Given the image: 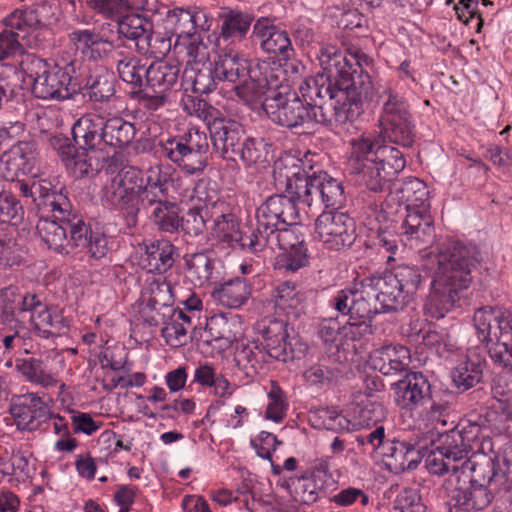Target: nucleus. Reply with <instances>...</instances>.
Here are the masks:
<instances>
[{"label":"nucleus","mask_w":512,"mask_h":512,"mask_svg":"<svg viewBox=\"0 0 512 512\" xmlns=\"http://www.w3.org/2000/svg\"><path fill=\"white\" fill-rule=\"evenodd\" d=\"M34 199L39 214L51 211H58L60 219L63 215H69V209L73 206L66 191L61 188L56 190L49 180H34Z\"/></svg>","instance_id":"nucleus-37"},{"label":"nucleus","mask_w":512,"mask_h":512,"mask_svg":"<svg viewBox=\"0 0 512 512\" xmlns=\"http://www.w3.org/2000/svg\"><path fill=\"white\" fill-rule=\"evenodd\" d=\"M344 188L337 179L332 178L327 172L318 171L311 173V179L302 195V203L311 207L322 204L326 208L337 210L345 202Z\"/></svg>","instance_id":"nucleus-21"},{"label":"nucleus","mask_w":512,"mask_h":512,"mask_svg":"<svg viewBox=\"0 0 512 512\" xmlns=\"http://www.w3.org/2000/svg\"><path fill=\"white\" fill-rule=\"evenodd\" d=\"M209 132L214 147L221 151L224 158L234 160L245 141L243 125L234 119L220 117L212 122Z\"/></svg>","instance_id":"nucleus-26"},{"label":"nucleus","mask_w":512,"mask_h":512,"mask_svg":"<svg viewBox=\"0 0 512 512\" xmlns=\"http://www.w3.org/2000/svg\"><path fill=\"white\" fill-rule=\"evenodd\" d=\"M319 61L323 72L300 87L304 101L316 113L318 124L333 127L353 121L376 95L372 79L366 73L355 74L334 46L322 47Z\"/></svg>","instance_id":"nucleus-1"},{"label":"nucleus","mask_w":512,"mask_h":512,"mask_svg":"<svg viewBox=\"0 0 512 512\" xmlns=\"http://www.w3.org/2000/svg\"><path fill=\"white\" fill-rule=\"evenodd\" d=\"M209 144L204 133L190 129L181 136L160 141V155L189 175L204 171L208 165Z\"/></svg>","instance_id":"nucleus-11"},{"label":"nucleus","mask_w":512,"mask_h":512,"mask_svg":"<svg viewBox=\"0 0 512 512\" xmlns=\"http://www.w3.org/2000/svg\"><path fill=\"white\" fill-rule=\"evenodd\" d=\"M347 169L359 185L382 192L387 183L405 168L403 154L390 145H380L372 134L363 133L350 141Z\"/></svg>","instance_id":"nucleus-4"},{"label":"nucleus","mask_w":512,"mask_h":512,"mask_svg":"<svg viewBox=\"0 0 512 512\" xmlns=\"http://www.w3.org/2000/svg\"><path fill=\"white\" fill-rule=\"evenodd\" d=\"M410 363V351L402 345H387L374 350L370 355L371 367L385 376L407 370Z\"/></svg>","instance_id":"nucleus-36"},{"label":"nucleus","mask_w":512,"mask_h":512,"mask_svg":"<svg viewBox=\"0 0 512 512\" xmlns=\"http://www.w3.org/2000/svg\"><path fill=\"white\" fill-rule=\"evenodd\" d=\"M479 428L467 423H458L448 431L440 432L434 448L426 456V467L432 474L442 475L451 472L448 479H455L459 475V462L467 458V451L471 448L478 434Z\"/></svg>","instance_id":"nucleus-8"},{"label":"nucleus","mask_w":512,"mask_h":512,"mask_svg":"<svg viewBox=\"0 0 512 512\" xmlns=\"http://www.w3.org/2000/svg\"><path fill=\"white\" fill-rule=\"evenodd\" d=\"M104 125L105 146L122 149L128 147L135 138L134 124L120 116L104 118Z\"/></svg>","instance_id":"nucleus-50"},{"label":"nucleus","mask_w":512,"mask_h":512,"mask_svg":"<svg viewBox=\"0 0 512 512\" xmlns=\"http://www.w3.org/2000/svg\"><path fill=\"white\" fill-rule=\"evenodd\" d=\"M186 277L194 286H203L210 280L214 260L209 252H198L185 256Z\"/></svg>","instance_id":"nucleus-51"},{"label":"nucleus","mask_w":512,"mask_h":512,"mask_svg":"<svg viewBox=\"0 0 512 512\" xmlns=\"http://www.w3.org/2000/svg\"><path fill=\"white\" fill-rule=\"evenodd\" d=\"M190 339L199 345L212 346L221 350L231 344L233 336L225 318L212 316L206 320L204 327L191 332Z\"/></svg>","instance_id":"nucleus-39"},{"label":"nucleus","mask_w":512,"mask_h":512,"mask_svg":"<svg viewBox=\"0 0 512 512\" xmlns=\"http://www.w3.org/2000/svg\"><path fill=\"white\" fill-rule=\"evenodd\" d=\"M214 65L219 82H228L235 86L247 77L253 62L240 57L236 52L229 51L219 55Z\"/></svg>","instance_id":"nucleus-45"},{"label":"nucleus","mask_w":512,"mask_h":512,"mask_svg":"<svg viewBox=\"0 0 512 512\" xmlns=\"http://www.w3.org/2000/svg\"><path fill=\"white\" fill-rule=\"evenodd\" d=\"M177 248L166 239L151 242L146 246L143 265L151 273L163 274L174 265Z\"/></svg>","instance_id":"nucleus-41"},{"label":"nucleus","mask_w":512,"mask_h":512,"mask_svg":"<svg viewBox=\"0 0 512 512\" xmlns=\"http://www.w3.org/2000/svg\"><path fill=\"white\" fill-rule=\"evenodd\" d=\"M273 178L278 191L302 198L311 173L303 168V162L299 158L286 155L274 162Z\"/></svg>","instance_id":"nucleus-24"},{"label":"nucleus","mask_w":512,"mask_h":512,"mask_svg":"<svg viewBox=\"0 0 512 512\" xmlns=\"http://www.w3.org/2000/svg\"><path fill=\"white\" fill-rule=\"evenodd\" d=\"M399 201L406 211L430 210L427 185L418 178L406 179L397 191Z\"/></svg>","instance_id":"nucleus-48"},{"label":"nucleus","mask_w":512,"mask_h":512,"mask_svg":"<svg viewBox=\"0 0 512 512\" xmlns=\"http://www.w3.org/2000/svg\"><path fill=\"white\" fill-rule=\"evenodd\" d=\"M486 360L476 352H471L461 360L452 371V380L458 390L464 392L477 384L483 378Z\"/></svg>","instance_id":"nucleus-42"},{"label":"nucleus","mask_w":512,"mask_h":512,"mask_svg":"<svg viewBox=\"0 0 512 512\" xmlns=\"http://www.w3.org/2000/svg\"><path fill=\"white\" fill-rule=\"evenodd\" d=\"M308 264L309 254L306 244L283 250L275 259V267L286 272H296Z\"/></svg>","instance_id":"nucleus-61"},{"label":"nucleus","mask_w":512,"mask_h":512,"mask_svg":"<svg viewBox=\"0 0 512 512\" xmlns=\"http://www.w3.org/2000/svg\"><path fill=\"white\" fill-rule=\"evenodd\" d=\"M28 478V459L23 452L13 450L12 452L4 451L0 455V477Z\"/></svg>","instance_id":"nucleus-59"},{"label":"nucleus","mask_w":512,"mask_h":512,"mask_svg":"<svg viewBox=\"0 0 512 512\" xmlns=\"http://www.w3.org/2000/svg\"><path fill=\"white\" fill-rule=\"evenodd\" d=\"M104 117L97 114H86L72 126L71 132L75 144L83 151L95 153L105 145Z\"/></svg>","instance_id":"nucleus-34"},{"label":"nucleus","mask_w":512,"mask_h":512,"mask_svg":"<svg viewBox=\"0 0 512 512\" xmlns=\"http://www.w3.org/2000/svg\"><path fill=\"white\" fill-rule=\"evenodd\" d=\"M473 320L478 339L486 345L492 361L512 367V312L484 306L475 311Z\"/></svg>","instance_id":"nucleus-6"},{"label":"nucleus","mask_w":512,"mask_h":512,"mask_svg":"<svg viewBox=\"0 0 512 512\" xmlns=\"http://www.w3.org/2000/svg\"><path fill=\"white\" fill-rule=\"evenodd\" d=\"M59 15L60 7L56 2L42 1L28 9L15 10L4 19V25L23 32V42L31 48H38L49 33L47 27L55 24Z\"/></svg>","instance_id":"nucleus-13"},{"label":"nucleus","mask_w":512,"mask_h":512,"mask_svg":"<svg viewBox=\"0 0 512 512\" xmlns=\"http://www.w3.org/2000/svg\"><path fill=\"white\" fill-rule=\"evenodd\" d=\"M212 296L227 308H239L250 298L251 287L244 278L236 277L215 288Z\"/></svg>","instance_id":"nucleus-49"},{"label":"nucleus","mask_w":512,"mask_h":512,"mask_svg":"<svg viewBox=\"0 0 512 512\" xmlns=\"http://www.w3.org/2000/svg\"><path fill=\"white\" fill-rule=\"evenodd\" d=\"M18 371L30 382L43 388H50L57 384V379L46 370V365L41 359H23L17 363Z\"/></svg>","instance_id":"nucleus-56"},{"label":"nucleus","mask_w":512,"mask_h":512,"mask_svg":"<svg viewBox=\"0 0 512 512\" xmlns=\"http://www.w3.org/2000/svg\"><path fill=\"white\" fill-rule=\"evenodd\" d=\"M262 108L273 123L289 130L303 129L317 123L316 113L311 106L290 89L271 91L264 98Z\"/></svg>","instance_id":"nucleus-12"},{"label":"nucleus","mask_w":512,"mask_h":512,"mask_svg":"<svg viewBox=\"0 0 512 512\" xmlns=\"http://www.w3.org/2000/svg\"><path fill=\"white\" fill-rule=\"evenodd\" d=\"M71 243L75 248H82L93 259L104 258L108 251V238L99 231H93L83 218H72Z\"/></svg>","instance_id":"nucleus-33"},{"label":"nucleus","mask_w":512,"mask_h":512,"mask_svg":"<svg viewBox=\"0 0 512 512\" xmlns=\"http://www.w3.org/2000/svg\"><path fill=\"white\" fill-rule=\"evenodd\" d=\"M329 468L327 460H320L305 475L293 480L291 493L294 499L302 504H313L325 495L326 489L334 484Z\"/></svg>","instance_id":"nucleus-22"},{"label":"nucleus","mask_w":512,"mask_h":512,"mask_svg":"<svg viewBox=\"0 0 512 512\" xmlns=\"http://www.w3.org/2000/svg\"><path fill=\"white\" fill-rule=\"evenodd\" d=\"M70 39L81 50L82 54L93 60H99L108 56L114 49L112 41L103 38L99 33L87 29L72 32Z\"/></svg>","instance_id":"nucleus-47"},{"label":"nucleus","mask_w":512,"mask_h":512,"mask_svg":"<svg viewBox=\"0 0 512 512\" xmlns=\"http://www.w3.org/2000/svg\"><path fill=\"white\" fill-rule=\"evenodd\" d=\"M21 65L26 75L32 79V93L38 99L67 100L81 87L76 75V60L59 66L33 54H27Z\"/></svg>","instance_id":"nucleus-5"},{"label":"nucleus","mask_w":512,"mask_h":512,"mask_svg":"<svg viewBox=\"0 0 512 512\" xmlns=\"http://www.w3.org/2000/svg\"><path fill=\"white\" fill-rule=\"evenodd\" d=\"M117 31L126 39L135 41L138 52H144L149 49L144 42L152 31V23L140 14L125 13L117 21Z\"/></svg>","instance_id":"nucleus-46"},{"label":"nucleus","mask_w":512,"mask_h":512,"mask_svg":"<svg viewBox=\"0 0 512 512\" xmlns=\"http://www.w3.org/2000/svg\"><path fill=\"white\" fill-rule=\"evenodd\" d=\"M255 242L254 253L262 251L265 247H277L283 251L306 244L303 236L293 226H279L275 230H269L267 234L257 236Z\"/></svg>","instance_id":"nucleus-44"},{"label":"nucleus","mask_w":512,"mask_h":512,"mask_svg":"<svg viewBox=\"0 0 512 512\" xmlns=\"http://www.w3.org/2000/svg\"><path fill=\"white\" fill-rule=\"evenodd\" d=\"M270 147V143L263 138L246 136L236 156L247 166L265 163L268 161Z\"/></svg>","instance_id":"nucleus-57"},{"label":"nucleus","mask_w":512,"mask_h":512,"mask_svg":"<svg viewBox=\"0 0 512 512\" xmlns=\"http://www.w3.org/2000/svg\"><path fill=\"white\" fill-rule=\"evenodd\" d=\"M218 82L215 65L211 62L186 67L182 76L184 90L200 95L214 91Z\"/></svg>","instance_id":"nucleus-40"},{"label":"nucleus","mask_w":512,"mask_h":512,"mask_svg":"<svg viewBox=\"0 0 512 512\" xmlns=\"http://www.w3.org/2000/svg\"><path fill=\"white\" fill-rule=\"evenodd\" d=\"M234 359L247 375L257 373L258 368L261 367V362L266 361L265 353L257 344L242 345L237 348Z\"/></svg>","instance_id":"nucleus-63"},{"label":"nucleus","mask_w":512,"mask_h":512,"mask_svg":"<svg viewBox=\"0 0 512 512\" xmlns=\"http://www.w3.org/2000/svg\"><path fill=\"white\" fill-rule=\"evenodd\" d=\"M262 348L272 359L289 362L303 358L309 347L297 337H290L287 325L283 322H274L263 330Z\"/></svg>","instance_id":"nucleus-18"},{"label":"nucleus","mask_w":512,"mask_h":512,"mask_svg":"<svg viewBox=\"0 0 512 512\" xmlns=\"http://www.w3.org/2000/svg\"><path fill=\"white\" fill-rule=\"evenodd\" d=\"M252 35L261 49L268 54H277L280 57L294 54L288 33L276 27L271 18H259L253 26Z\"/></svg>","instance_id":"nucleus-29"},{"label":"nucleus","mask_w":512,"mask_h":512,"mask_svg":"<svg viewBox=\"0 0 512 512\" xmlns=\"http://www.w3.org/2000/svg\"><path fill=\"white\" fill-rule=\"evenodd\" d=\"M298 202H302L301 197L285 192L269 196L256 210L257 236L279 226L296 225L300 218Z\"/></svg>","instance_id":"nucleus-14"},{"label":"nucleus","mask_w":512,"mask_h":512,"mask_svg":"<svg viewBox=\"0 0 512 512\" xmlns=\"http://www.w3.org/2000/svg\"><path fill=\"white\" fill-rule=\"evenodd\" d=\"M106 198L114 207L126 211L127 215L133 217H135L141 209L138 204V192L111 185L107 190Z\"/></svg>","instance_id":"nucleus-62"},{"label":"nucleus","mask_w":512,"mask_h":512,"mask_svg":"<svg viewBox=\"0 0 512 512\" xmlns=\"http://www.w3.org/2000/svg\"><path fill=\"white\" fill-rule=\"evenodd\" d=\"M57 214L58 211L40 213L36 230L41 241L49 249L62 255H69L74 249L71 243L72 218L80 216L73 211V207L69 209V215H63V220Z\"/></svg>","instance_id":"nucleus-17"},{"label":"nucleus","mask_w":512,"mask_h":512,"mask_svg":"<svg viewBox=\"0 0 512 512\" xmlns=\"http://www.w3.org/2000/svg\"><path fill=\"white\" fill-rule=\"evenodd\" d=\"M114 82L113 73L103 66L89 68L82 80L78 79V83L81 85L79 90L86 91L84 95L95 102L107 101L115 94Z\"/></svg>","instance_id":"nucleus-38"},{"label":"nucleus","mask_w":512,"mask_h":512,"mask_svg":"<svg viewBox=\"0 0 512 512\" xmlns=\"http://www.w3.org/2000/svg\"><path fill=\"white\" fill-rule=\"evenodd\" d=\"M179 73L177 64L155 61L145 70L144 87L151 92H167L178 82Z\"/></svg>","instance_id":"nucleus-43"},{"label":"nucleus","mask_w":512,"mask_h":512,"mask_svg":"<svg viewBox=\"0 0 512 512\" xmlns=\"http://www.w3.org/2000/svg\"><path fill=\"white\" fill-rule=\"evenodd\" d=\"M492 380L491 395L499 403V409L512 421V366Z\"/></svg>","instance_id":"nucleus-54"},{"label":"nucleus","mask_w":512,"mask_h":512,"mask_svg":"<svg viewBox=\"0 0 512 512\" xmlns=\"http://www.w3.org/2000/svg\"><path fill=\"white\" fill-rule=\"evenodd\" d=\"M219 19L222 23L216 37V46L221 48L243 41L254 21V16L246 11L227 9L219 14Z\"/></svg>","instance_id":"nucleus-32"},{"label":"nucleus","mask_w":512,"mask_h":512,"mask_svg":"<svg viewBox=\"0 0 512 512\" xmlns=\"http://www.w3.org/2000/svg\"><path fill=\"white\" fill-rule=\"evenodd\" d=\"M173 287L166 279H154L142 294V316L150 326L166 321L174 305Z\"/></svg>","instance_id":"nucleus-23"},{"label":"nucleus","mask_w":512,"mask_h":512,"mask_svg":"<svg viewBox=\"0 0 512 512\" xmlns=\"http://www.w3.org/2000/svg\"><path fill=\"white\" fill-rule=\"evenodd\" d=\"M399 236L411 249L424 250L435 241L434 219L430 210L406 211L399 227Z\"/></svg>","instance_id":"nucleus-20"},{"label":"nucleus","mask_w":512,"mask_h":512,"mask_svg":"<svg viewBox=\"0 0 512 512\" xmlns=\"http://www.w3.org/2000/svg\"><path fill=\"white\" fill-rule=\"evenodd\" d=\"M273 296L275 305L283 311L298 309L306 299L305 293L289 281L279 284Z\"/></svg>","instance_id":"nucleus-60"},{"label":"nucleus","mask_w":512,"mask_h":512,"mask_svg":"<svg viewBox=\"0 0 512 512\" xmlns=\"http://www.w3.org/2000/svg\"><path fill=\"white\" fill-rule=\"evenodd\" d=\"M431 384L421 372H409L394 384L397 405L409 411L423 406L431 398Z\"/></svg>","instance_id":"nucleus-25"},{"label":"nucleus","mask_w":512,"mask_h":512,"mask_svg":"<svg viewBox=\"0 0 512 512\" xmlns=\"http://www.w3.org/2000/svg\"><path fill=\"white\" fill-rule=\"evenodd\" d=\"M423 450V446L406 441L387 440L378 457L383 459L388 469L398 473L416 469L425 456Z\"/></svg>","instance_id":"nucleus-28"},{"label":"nucleus","mask_w":512,"mask_h":512,"mask_svg":"<svg viewBox=\"0 0 512 512\" xmlns=\"http://www.w3.org/2000/svg\"><path fill=\"white\" fill-rule=\"evenodd\" d=\"M38 158L36 143L17 141L1 156L3 176L6 180H15L20 175L32 173Z\"/></svg>","instance_id":"nucleus-27"},{"label":"nucleus","mask_w":512,"mask_h":512,"mask_svg":"<svg viewBox=\"0 0 512 512\" xmlns=\"http://www.w3.org/2000/svg\"><path fill=\"white\" fill-rule=\"evenodd\" d=\"M211 26V17L205 10L197 7H176L169 10L163 19L166 34L174 37L175 51L179 54L184 53L194 60L206 49L203 34L208 32Z\"/></svg>","instance_id":"nucleus-7"},{"label":"nucleus","mask_w":512,"mask_h":512,"mask_svg":"<svg viewBox=\"0 0 512 512\" xmlns=\"http://www.w3.org/2000/svg\"><path fill=\"white\" fill-rule=\"evenodd\" d=\"M0 320L14 330L2 339L5 350H12L21 331H33L43 339L62 336L69 331V323L58 307L48 305L35 293L22 291L10 284L0 289Z\"/></svg>","instance_id":"nucleus-3"},{"label":"nucleus","mask_w":512,"mask_h":512,"mask_svg":"<svg viewBox=\"0 0 512 512\" xmlns=\"http://www.w3.org/2000/svg\"><path fill=\"white\" fill-rule=\"evenodd\" d=\"M116 69L119 78L132 86L134 89L144 87L145 66L141 64V60L136 56L118 53L116 60Z\"/></svg>","instance_id":"nucleus-53"},{"label":"nucleus","mask_w":512,"mask_h":512,"mask_svg":"<svg viewBox=\"0 0 512 512\" xmlns=\"http://www.w3.org/2000/svg\"><path fill=\"white\" fill-rule=\"evenodd\" d=\"M257 71L258 70L250 69V73L247 77L237 85L233 86V90L237 97L248 106H253L258 103L262 104V97L267 96V92L265 91V85L267 82L259 80L257 77Z\"/></svg>","instance_id":"nucleus-55"},{"label":"nucleus","mask_w":512,"mask_h":512,"mask_svg":"<svg viewBox=\"0 0 512 512\" xmlns=\"http://www.w3.org/2000/svg\"><path fill=\"white\" fill-rule=\"evenodd\" d=\"M481 261L480 250L474 245L455 242L440 249L434 256L430 291L423 304L424 315L442 319L459 300L473 279L472 273Z\"/></svg>","instance_id":"nucleus-2"},{"label":"nucleus","mask_w":512,"mask_h":512,"mask_svg":"<svg viewBox=\"0 0 512 512\" xmlns=\"http://www.w3.org/2000/svg\"><path fill=\"white\" fill-rule=\"evenodd\" d=\"M378 100L382 105L379 123L383 138L403 147H411L416 132L411 107L406 98L387 86L379 93Z\"/></svg>","instance_id":"nucleus-10"},{"label":"nucleus","mask_w":512,"mask_h":512,"mask_svg":"<svg viewBox=\"0 0 512 512\" xmlns=\"http://www.w3.org/2000/svg\"><path fill=\"white\" fill-rule=\"evenodd\" d=\"M497 465V456L472 454L467 460L461 461L459 475L472 483L495 490L499 480L504 478L497 471Z\"/></svg>","instance_id":"nucleus-31"},{"label":"nucleus","mask_w":512,"mask_h":512,"mask_svg":"<svg viewBox=\"0 0 512 512\" xmlns=\"http://www.w3.org/2000/svg\"><path fill=\"white\" fill-rule=\"evenodd\" d=\"M446 505L449 512H476L487 508L494 499V488L475 484L456 475L455 479H447L444 486Z\"/></svg>","instance_id":"nucleus-16"},{"label":"nucleus","mask_w":512,"mask_h":512,"mask_svg":"<svg viewBox=\"0 0 512 512\" xmlns=\"http://www.w3.org/2000/svg\"><path fill=\"white\" fill-rule=\"evenodd\" d=\"M23 217V204L17 196L8 190L0 191V222L17 225Z\"/></svg>","instance_id":"nucleus-64"},{"label":"nucleus","mask_w":512,"mask_h":512,"mask_svg":"<svg viewBox=\"0 0 512 512\" xmlns=\"http://www.w3.org/2000/svg\"><path fill=\"white\" fill-rule=\"evenodd\" d=\"M371 288L363 278L353 287L345 288L337 292L332 298L333 308L343 316H348L347 334L352 340L372 333V319L374 315L382 313L379 303L371 293Z\"/></svg>","instance_id":"nucleus-9"},{"label":"nucleus","mask_w":512,"mask_h":512,"mask_svg":"<svg viewBox=\"0 0 512 512\" xmlns=\"http://www.w3.org/2000/svg\"><path fill=\"white\" fill-rule=\"evenodd\" d=\"M179 206L173 202L166 200L163 203L151 208L147 214L149 220L161 232L178 233L179 232Z\"/></svg>","instance_id":"nucleus-52"},{"label":"nucleus","mask_w":512,"mask_h":512,"mask_svg":"<svg viewBox=\"0 0 512 512\" xmlns=\"http://www.w3.org/2000/svg\"><path fill=\"white\" fill-rule=\"evenodd\" d=\"M336 363V361H334ZM337 366L330 367L316 364L307 369L303 376L307 382L315 386H324L336 383L345 373V364L337 361Z\"/></svg>","instance_id":"nucleus-58"},{"label":"nucleus","mask_w":512,"mask_h":512,"mask_svg":"<svg viewBox=\"0 0 512 512\" xmlns=\"http://www.w3.org/2000/svg\"><path fill=\"white\" fill-rule=\"evenodd\" d=\"M382 313L403 309L406 294L399 287L397 279L390 272L364 278Z\"/></svg>","instance_id":"nucleus-30"},{"label":"nucleus","mask_w":512,"mask_h":512,"mask_svg":"<svg viewBox=\"0 0 512 512\" xmlns=\"http://www.w3.org/2000/svg\"><path fill=\"white\" fill-rule=\"evenodd\" d=\"M9 413L19 431L33 432L51 420L53 413L38 393H26L12 398Z\"/></svg>","instance_id":"nucleus-19"},{"label":"nucleus","mask_w":512,"mask_h":512,"mask_svg":"<svg viewBox=\"0 0 512 512\" xmlns=\"http://www.w3.org/2000/svg\"><path fill=\"white\" fill-rule=\"evenodd\" d=\"M314 233L326 248L335 251L350 248L357 238L354 219L337 210L322 212L315 220Z\"/></svg>","instance_id":"nucleus-15"},{"label":"nucleus","mask_w":512,"mask_h":512,"mask_svg":"<svg viewBox=\"0 0 512 512\" xmlns=\"http://www.w3.org/2000/svg\"><path fill=\"white\" fill-rule=\"evenodd\" d=\"M211 235L218 242L227 243L232 247L240 246L254 252V243L257 238L255 229L250 234L242 233L232 213H221L214 219Z\"/></svg>","instance_id":"nucleus-35"}]
</instances>
